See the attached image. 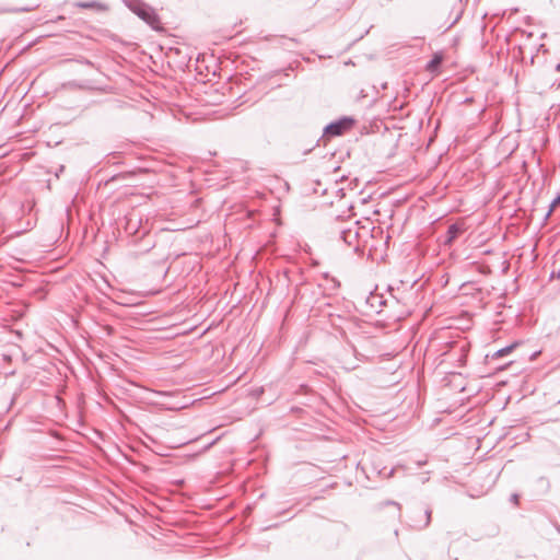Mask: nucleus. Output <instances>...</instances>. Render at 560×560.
<instances>
[{"label": "nucleus", "instance_id": "9", "mask_svg": "<svg viewBox=\"0 0 560 560\" xmlns=\"http://www.w3.org/2000/svg\"><path fill=\"white\" fill-rule=\"evenodd\" d=\"M77 8H80V9H96V10H101L104 8V5L96 1V0H92V1H79L74 4Z\"/></svg>", "mask_w": 560, "mask_h": 560}, {"label": "nucleus", "instance_id": "4", "mask_svg": "<svg viewBox=\"0 0 560 560\" xmlns=\"http://www.w3.org/2000/svg\"><path fill=\"white\" fill-rule=\"evenodd\" d=\"M358 221L353 222L350 226L340 230V240L348 246H352L355 253H363L359 244V228Z\"/></svg>", "mask_w": 560, "mask_h": 560}, {"label": "nucleus", "instance_id": "13", "mask_svg": "<svg viewBox=\"0 0 560 560\" xmlns=\"http://www.w3.org/2000/svg\"><path fill=\"white\" fill-rule=\"evenodd\" d=\"M550 205H551V210H555L560 205V191L551 200Z\"/></svg>", "mask_w": 560, "mask_h": 560}, {"label": "nucleus", "instance_id": "11", "mask_svg": "<svg viewBox=\"0 0 560 560\" xmlns=\"http://www.w3.org/2000/svg\"><path fill=\"white\" fill-rule=\"evenodd\" d=\"M38 5H33V7H21V8H10V9H7L5 11L7 12H11V13H22V12H31L33 11L34 9H36Z\"/></svg>", "mask_w": 560, "mask_h": 560}, {"label": "nucleus", "instance_id": "12", "mask_svg": "<svg viewBox=\"0 0 560 560\" xmlns=\"http://www.w3.org/2000/svg\"><path fill=\"white\" fill-rule=\"evenodd\" d=\"M431 514H432V511L430 509H425L424 510V516H425V521L423 523V525L421 526V528H425L430 525L431 523Z\"/></svg>", "mask_w": 560, "mask_h": 560}, {"label": "nucleus", "instance_id": "21", "mask_svg": "<svg viewBox=\"0 0 560 560\" xmlns=\"http://www.w3.org/2000/svg\"><path fill=\"white\" fill-rule=\"evenodd\" d=\"M427 462H418V466L421 467L422 465H424Z\"/></svg>", "mask_w": 560, "mask_h": 560}, {"label": "nucleus", "instance_id": "3", "mask_svg": "<svg viewBox=\"0 0 560 560\" xmlns=\"http://www.w3.org/2000/svg\"><path fill=\"white\" fill-rule=\"evenodd\" d=\"M125 5L139 19L144 21L152 30L163 31L161 20L156 11L142 0H122Z\"/></svg>", "mask_w": 560, "mask_h": 560}, {"label": "nucleus", "instance_id": "10", "mask_svg": "<svg viewBox=\"0 0 560 560\" xmlns=\"http://www.w3.org/2000/svg\"><path fill=\"white\" fill-rule=\"evenodd\" d=\"M368 303H370L373 307L376 305L383 307L386 304V300H384V298L380 294L371 293L368 298Z\"/></svg>", "mask_w": 560, "mask_h": 560}, {"label": "nucleus", "instance_id": "19", "mask_svg": "<svg viewBox=\"0 0 560 560\" xmlns=\"http://www.w3.org/2000/svg\"><path fill=\"white\" fill-rule=\"evenodd\" d=\"M65 171V166L60 165L58 172L56 173V176L58 177L60 173Z\"/></svg>", "mask_w": 560, "mask_h": 560}, {"label": "nucleus", "instance_id": "1", "mask_svg": "<svg viewBox=\"0 0 560 560\" xmlns=\"http://www.w3.org/2000/svg\"><path fill=\"white\" fill-rule=\"evenodd\" d=\"M125 232L131 236V243L137 245L138 241H142V245L138 250V254L149 253L154 247V242L147 237L148 231L141 228V219L135 214L130 213L125 217Z\"/></svg>", "mask_w": 560, "mask_h": 560}, {"label": "nucleus", "instance_id": "8", "mask_svg": "<svg viewBox=\"0 0 560 560\" xmlns=\"http://www.w3.org/2000/svg\"><path fill=\"white\" fill-rule=\"evenodd\" d=\"M371 471L378 475V476H384L386 478H389L394 475V471H395V468H390V469H387L386 466H381L380 463H371Z\"/></svg>", "mask_w": 560, "mask_h": 560}, {"label": "nucleus", "instance_id": "5", "mask_svg": "<svg viewBox=\"0 0 560 560\" xmlns=\"http://www.w3.org/2000/svg\"><path fill=\"white\" fill-rule=\"evenodd\" d=\"M465 231L464 226L459 223H453L448 226L443 240V246H452V244L458 238V236Z\"/></svg>", "mask_w": 560, "mask_h": 560}, {"label": "nucleus", "instance_id": "22", "mask_svg": "<svg viewBox=\"0 0 560 560\" xmlns=\"http://www.w3.org/2000/svg\"><path fill=\"white\" fill-rule=\"evenodd\" d=\"M556 70L559 71L560 70V62L556 66Z\"/></svg>", "mask_w": 560, "mask_h": 560}, {"label": "nucleus", "instance_id": "20", "mask_svg": "<svg viewBox=\"0 0 560 560\" xmlns=\"http://www.w3.org/2000/svg\"><path fill=\"white\" fill-rule=\"evenodd\" d=\"M83 63L89 65V66H92V65H93V63H92L90 60H88V59H84Z\"/></svg>", "mask_w": 560, "mask_h": 560}, {"label": "nucleus", "instance_id": "15", "mask_svg": "<svg viewBox=\"0 0 560 560\" xmlns=\"http://www.w3.org/2000/svg\"><path fill=\"white\" fill-rule=\"evenodd\" d=\"M553 211H555V210H551V205H549V209H548V211L546 212V214H545V217H544V220H542V223H544V224H546V223H547V221L549 220V218L551 217V214H552V212H553Z\"/></svg>", "mask_w": 560, "mask_h": 560}, {"label": "nucleus", "instance_id": "2", "mask_svg": "<svg viewBox=\"0 0 560 560\" xmlns=\"http://www.w3.org/2000/svg\"><path fill=\"white\" fill-rule=\"evenodd\" d=\"M355 122L357 120L352 116H341L338 119L330 121L324 127L320 138L317 139L315 145L311 148L308 152L320 144L326 145V143L332 138L343 136L355 126Z\"/></svg>", "mask_w": 560, "mask_h": 560}, {"label": "nucleus", "instance_id": "6", "mask_svg": "<svg viewBox=\"0 0 560 560\" xmlns=\"http://www.w3.org/2000/svg\"><path fill=\"white\" fill-rule=\"evenodd\" d=\"M520 345L518 341H515V342H512L511 345L509 346H505L497 351H494L492 354H487L486 358L487 359H491V360H495V359H500V358H503V357H506L509 355L510 353H512V351L514 349L517 348V346Z\"/></svg>", "mask_w": 560, "mask_h": 560}, {"label": "nucleus", "instance_id": "16", "mask_svg": "<svg viewBox=\"0 0 560 560\" xmlns=\"http://www.w3.org/2000/svg\"><path fill=\"white\" fill-rule=\"evenodd\" d=\"M510 500H511V502H512V503H514L515 505H517V504H518V501H520V495H518L517 493H513V494L511 495V499H510Z\"/></svg>", "mask_w": 560, "mask_h": 560}, {"label": "nucleus", "instance_id": "7", "mask_svg": "<svg viewBox=\"0 0 560 560\" xmlns=\"http://www.w3.org/2000/svg\"><path fill=\"white\" fill-rule=\"evenodd\" d=\"M443 59L444 57L442 52L438 51L433 54L431 60H429L425 66V70L432 73L438 72L442 66Z\"/></svg>", "mask_w": 560, "mask_h": 560}, {"label": "nucleus", "instance_id": "14", "mask_svg": "<svg viewBox=\"0 0 560 560\" xmlns=\"http://www.w3.org/2000/svg\"><path fill=\"white\" fill-rule=\"evenodd\" d=\"M550 279H560V267L558 269H553L551 272H550V276H549Z\"/></svg>", "mask_w": 560, "mask_h": 560}, {"label": "nucleus", "instance_id": "18", "mask_svg": "<svg viewBox=\"0 0 560 560\" xmlns=\"http://www.w3.org/2000/svg\"><path fill=\"white\" fill-rule=\"evenodd\" d=\"M539 353H540L539 351H535V352H533V353L530 354V358H529V359H530L532 361H533V360H535V359L538 357V354H539Z\"/></svg>", "mask_w": 560, "mask_h": 560}, {"label": "nucleus", "instance_id": "17", "mask_svg": "<svg viewBox=\"0 0 560 560\" xmlns=\"http://www.w3.org/2000/svg\"><path fill=\"white\" fill-rule=\"evenodd\" d=\"M459 19H460V13H458L456 15V18L450 23L448 28L452 27L454 24H456Z\"/></svg>", "mask_w": 560, "mask_h": 560}]
</instances>
